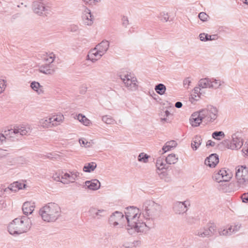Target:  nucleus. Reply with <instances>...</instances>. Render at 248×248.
I'll return each mask as SVG.
<instances>
[{"label":"nucleus","mask_w":248,"mask_h":248,"mask_svg":"<svg viewBox=\"0 0 248 248\" xmlns=\"http://www.w3.org/2000/svg\"><path fill=\"white\" fill-rule=\"evenodd\" d=\"M70 30L72 32H76L78 30V27L77 25H72L70 26Z\"/></svg>","instance_id":"nucleus-60"},{"label":"nucleus","mask_w":248,"mask_h":248,"mask_svg":"<svg viewBox=\"0 0 248 248\" xmlns=\"http://www.w3.org/2000/svg\"><path fill=\"white\" fill-rule=\"evenodd\" d=\"M103 55L94 47L89 51L87 55V59L94 62L99 60Z\"/></svg>","instance_id":"nucleus-21"},{"label":"nucleus","mask_w":248,"mask_h":248,"mask_svg":"<svg viewBox=\"0 0 248 248\" xmlns=\"http://www.w3.org/2000/svg\"><path fill=\"white\" fill-rule=\"evenodd\" d=\"M31 220L27 216L16 218L9 225V233L12 235H18L27 232L31 228Z\"/></svg>","instance_id":"nucleus-4"},{"label":"nucleus","mask_w":248,"mask_h":248,"mask_svg":"<svg viewBox=\"0 0 248 248\" xmlns=\"http://www.w3.org/2000/svg\"><path fill=\"white\" fill-rule=\"evenodd\" d=\"M202 116H203L204 120L208 123H212L217 120L219 116V110L215 106L208 105L205 108L201 110Z\"/></svg>","instance_id":"nucleus-5"},{"label":"nucleus","mask_w":248,"mask_h":248,"mask_svg":"<svg viewBox=\"0 0 248 248\" xmlns=\"http://www.w3.org/2000/svg\"><path fill=\"white\" fill-rule=\"evenodd\" d=\"M77 119L85 125H88L90 123V121L81 114H79L77 116Z\"/></svg>","instance_id":"nucleus-38"},{"label":"nucleus","mask_w":248,"mask_h":248,"mask_svg":"<svg viewBox=\"0 0 248 248\" xmlns=\"http://www.w3.org/2000/svg\"><path fill=\"white\" fill-rule=\"evenodd\" d=\"M42 58L45 62L48 63L47 64H51L55 59V55L53 53L49 54L46 53L44 54V56Z\"/></svg>","instance_id":"nucleus-33"},{"label":"nucleus","mask_w":248,"mask_h":248,"mask_svg":"<svg viewBox=\"0 0 248 248\" xmlns=\"http://www.w3.org/2000/svg\"><path fill=\"white\" fill-rule=\"evenodd\" d=\"M79 177V173L76 170L62 173L59 176L57 173L53 175V178L58 182H61L64 184H69L75 182L78 177Z\"/></svg>","instance_id":"nucleus-7"},{"label":"nucleus","mask_w":248,"mask_h":248,"mask_svg":"<svg viewBox=\"0 0 248 248\" xmlns=\"http://www.w3.org/2000/svg\"><path fill=\"white\" fill-rule=\"evenodd\" d=\"M122 21L123 26H124L125 27H126L129 23L128 18L127 17L124 16L122 18Z\"/></svg>","instance_id":"nucleus-58"},{"label":"nucleus","mask_w":248,"mask_h":248,"mask_svg":"<svg viewBox=\"0 0 248 248\" xmlns=\"http://www.w3.org/2000/svg\"><path fill=\"white\" fill-rule=\"evenodd\" d=\"M162 206L152 200H147L143 204L142 217L147 228V231L154 227L155 222L161 214Z\"/></svg>","instance_id":"nucleus-2"},{"label":"nucleus","mask_w":248,"mask_h":248,"mask_svg":"<svg viewBox=\"0 0 248 248\" xmlns=\"http://www.w3.org/2000/svg\"><path fill=\"white\" fill-rule=\"evenodd\" d=\"M201 110L199 111L193 113L190 119L191 125L193 127H197L200 125L202 120H204L203 116H202Z\"/></svg>","instance_id":"nucleus-17"},{"label":"nucleus","mask_w":248,"mask_h":248,"mask_svg":"<svg viewBox=\"0 0 248 248\" xmlns=\"http://www.w3.org/2000/svg\"><path fill=\"white\" fill-rule=\"evenodd\" d=\"M17 187V182H16L11 184L10 186L8 187V189L12 191L16 192L19 190V188H18Z\"/></svg>","instance_id":"nucleus-48"},{"label":"nucleus","mask_w":248,"mask_h":248,"mask_svg":"<svg viewBox=\"0 0 248 248\" xmlns=\"http://www.w3.org/2000/svg\"><path fill=\"white\" fill-rule=\"evenodd\" d=\"M241 199L243 202L248 203V193L243 194Z\"/></svg>","instance_id":"nucleus-57"},{"label":"nucleus","mask_w":248,"mask_h":248,"mask_svg":"<svg viewBox=\"0 0 248 248\" xmlns=\"http://www.w3.org/2000/svg\"><path fill=\"white\" fill-rule=\"evenodd\" d=\"M85 4L89 5L95 4L96 2H99L100 0H82Z\"/></svg>","instance_id":"nucleus-52"},{"label":"nucleus","mask_w":248,"mask_h":248,"mask_svg":"<svg viewBox=\"0 0 248 248\" xmlns=\"http://www.w3.org/2000/svg\"><path fill=\"white\" fill-rule=\"evenodd\" d=\"M215 145V142H214L211 140H208V141L207 142V143H206L207 146H214Z\"/></svg>","instance_id":"nucleus-62"},{"label":"nucleus","mask_w":248,"mask_h":248,"mask_svg":"<svg viewBox=\"0 0 248 248\" xmlns=\"http://www.w3.org/2000/svg\"><path fill=\"white\" fill-rule=\"evenodd\" d=\"M178 159V157H176L175 154H171L166 157L165 161L168 164L171 165L176 163L177 162Z\"/></svg>","instance_id":"nucleus-34"},{"label":"nucleus","mask_w":248,"mask_h":248,"mask_svg":"<svg viewBox=\"0 0 248 248\" xmlns=\"http://www.w3.org/2000/svg\"><path fill=\"white\" fill-rule=\"evenodd\" d=\"M97 164L95 162H91L86 164L83 168V170L86 172L93 171L96 168Z\"/></svg>","instance_id":"nucleus-31"},{"label":"nucleus","mask_w":248,"mask_h":248,"mask_svg":"<svg viewBox=\"0 0 248 248\" xmlns=\"http://www.w3.org/2000/svg\"><path fill=\"white\" fill-rule=\"evenodd\" d=\"M224 142L228 143V141L224 140ZM243 144V139L239 138L236 134L232 135V140L231 142L227 143V148L231 150H238L240 149Z\"/></svg>","instance_id":"nucleus-15"},{"label":"nucleus","mask_w":248,"mask_h":248,"mask_svg":"<svg viewBox=\"0 0 248 248\" xmlns=\"http://www.w3.org/2000/svg\"><path fill=\"white\" fill-rule=\"evenodd\" d=\"M51 125L53 126H56L62 124L64 120V116L62 114L55 115L51 117Z\"/></svg>","instance_id":"nucleus-25"},{"label":"nucleus","mask_w":248,"mask_h":248,"mask_svg":"<svg viewBox=\"0 0 248 248\" xmlns=\"http://www.w3.org/2000/svg\"><path fill=\"white\" fill-rule=\"evenodd\" d=\"M155 90L158 94L163 95L165 93L166 87L163 84L159 83L155 86Z\"/></svg>","instance_id":"nucleus-35"},{"label":"nucleus","mask_w":248,"mask_h":248,"mask_svg":"<svg viewBox=\"0 0 248 248\" xmlns=\"http://www.w3.org/2000/svg\"><path fill=\"white\" fill-rule=\"evenodd\" d=\"M190 206L188 201L176 202L173 203L172 209L176 214H183L186 212L188 207Z\"/></svg>","instance_id":"nucleus-14"},{"label":"nucleus","mask_w":248,"mask_h":248,"mask_svg":"<svg viewBox=\"0 0 248 248\" xmlns=\"http://www.w3.org/2000/svg\"><path fill=\"white\" fill-rule=\"evenodd\" d=\"M62 210L60 205L55 202H49L39 210V215L46 222H54L61 216Z\"/></svg>","instance_id":"nucleus-3"},{"label":"nucleus","mask_w":248,"mask_h":248,"mask_svg":"<svg viewBox=\"0 0 248 248\" xmlns=\"http://www.w3.org/2000/svg\"><path fill=\"white\" fill-rule=\"evenodd\" d=\"M199 38L202 41H207V34L205 33H201L199 35Z\"/></svg>","instance_id":"nucleus-56"},{"label":"nucleus","mask_w":248,"mask_h":248,"mask_svg":"<svg viewBox=\"0 0 248 248\" xmlns=\"http://www.w3.org/2000/svg\"><path fill=\"white\" fill-rule=\"evenodd\" d=\"M6 87V81L3 79L0 80V93L4 92Z\"/></svg>","instance_id":"nucleus-49"},{"label":"nucleus","mask_w":248,"mask_h":248,"mask_svg":"<svg viewBox=\"0 0 248 248\" xmlns=\"http://www.w3.org/2000/svg\"><path fill=\"white\" fill-rule=\"evenodd\" d=\"M232 177V174L229 170L225 169H222L217 172L215 173L213 177V179L218 183L221 182H228Z\"/></svg>","instance_id":"nucleus-11"},{"label":"nucleus","mask_w":248,"mask_h":248,"mask_svg":"<svg viewBox=\"0 0 248 248\" xmlns=\"http://www.w3.org/2000/svg\"><path fill=\"white\" fill-rule=\"evenodd\" d=\"M224 83L223 81L215 78L210 79V89H217Z\"/></svg>","instance_id":"nucleus-29"},{"label":"nucleus","mask_w":248,"mask_h":248,"mask_svg":"<svg viewBox=\"0 0 248 248\" xmlns=\"http://www.w3.org/2000/svg\"><path fill=\"white\" fill-rule=\"evenodd\" d=\"M177 143L174 140H170L167 142L162 148V150L164 153L171 150V148L175 147Z\"/></svg>","instance_id":"nucleus-32"},{"label":"nucleus","mask_w":248,"mask_h":248,"mask_svg":"<svg viewBox=\"0 0 248 248\" xmlns=\"http://www.w3.org/2000/svg\"><path fill=\"white\" fill-rule=\"evenodd\" d=\"M241 226V224L239 223L234 224L229 227V230H230L231 234H232V233L237 232L240 230Z\"/></svg>","instance_id":"nucleus-42"},{"label":"nucleus","mask_w":248,"mask_h":248,"mask_svg":"<svg viewBox=\"0 0 248 248\" xmlns=\"http://www.w3.org/2000/svg\"><path fill=\"white\" fill-rule=\"evenodd\" d=\"M167 163L166 162L165 160L160 157H158L156 162V167L159 170H162L163 169H167L168 168Z\"/></svg>","instance_id":"nucleus-27"},{"label":"nucleus","mask_w":248,"mask_h":248,"mask_svg":"<svg viewBox=\"0 0 248 248\" xmlns=\"http://www.w3.org/2000/svg\"><path fill=\"white\" fill-rule=\"evenodd\" d=\"M17 162V158H8L6 162L5 165L6 166H12L16 165Z\"/></svg>","instance_id":"nucleus-44"},{"label":"nucleus","mask_w":248,"mask_h":248,"mask_svg":"<svg viewBox=\"0 0 248 248\" xmlns=\"http://www.w3.org/2000/svg\"><path fill=\"white\" fill-rule=\"evenodd\" d=\"M32 8L33 12L39 16L46 15L49 11V7L43 0H37L33 2Z\"/></svg>","instance_id":"nucleus-10"},{"label":"nucleus","mask_w":248,"mask_h":248,"mask_svg":"<svg viewBox=\"0 0 248 248\" xmlns=\"http://www.w3.org/2000/svg\"><path fill=\"white\" fill-rule=\"evenodd\" d=\"M51 120V117L44 118L40 120L39 125L43 128L52 127Z\"/></svg>","instance_id":"nucleus-28"},{"label":"nucleus","mask_w":248,"mask_h":248,"mask_svg":"<svg viewBox=\"0 0 248 248\" xmlns=\"http://www.w3.org/2000/svg\"><path fill=\"white\" fill-rule=\"evenodd\" d=\"M198 17L199 19L203 22L208 21L209 18V16L204 12L200 13Z\"/></svg>","instance_id":"nucleus-45"},{"label":"nucleus","mask_w":248,"mask_h":248,"mask_svg":"<svg viewBox=\"0 0 248 248\" xmlns=\"http://www.w3.org/2000/svg\"><path fill=\"white\" fill-rule=\"evenodd\" d=\"M86 188L93 191L97 190L100 188L101 183L97 179H94L86 181L84 183Z\"/></svg>","instance_id":"nucleus-20"},{"label":"nucleus","mask_w":248,"mask_h":248,"mask_svg":"<svg viewBox=\"0 0 248 248\" xmlns=\"http://www.w3.org/2000/svg\"><path fill=\"white\" fill-rule=\"evenodd\" d=\"M41 85L38 82L33 81L32 82L31 84V87L32 88V89L37 92L38 94H41L43 93L42 90L39 89Z\"/></svg>","instance_id":"nucleus-39"},{"label":"nucleus","mask_w":248,"mask_h":248,"mask_svg":"<svg viewBox=\"0 0 248 248\" xmlns=\"http://www.w3.org/2000/svg\"><path fill=\"white\" fill-rule=\"evenodd\" d=\"M79 142L81 145L87 147L90 146V143L86 141L85 139H80Z\"/></svg>","instance_id":"nucleus-53"},{"label":"nucleus","mask_w":248,"mask_h":248,"mask_svg":"<svg viewBox=\"0 0 248 248\" xmlns=\"http://www.w3.org/2000/svg\"><path fill=\"white\" fill-rule=\"evenodd\" d=\"M125 87L130 91H136L138 89L137 78L131 73H126L120 76Z\"/></svg>","instance_id":"nucleus-9"},{"label":"nucleus","mask_w":248,"mask_h":248,"mask_svg":"<svg viewBox=\"0 0 248 248\" xmlns=\"http://www.w3.org/2000/svg\"><path fill=\"white\" fill-rule=\"evenodd\" d=\"M150 157V155L146 154L141 153L138 155V160L139 162L147 163L148 162V159Z\"/></svg>","instance_id":"nucleus-36"},{"label":"nucleus","mask_w":248,"mask_h":248,"mask_svg":"<svg viewBox=\"0 0 248 248\" xmlns=\"http://www.w3.org/2000/svg\"><path fill=\"white\" fill-rule=\"evenodd\" d=\"M218 37L217 34L208 35L207 34V41L216 40L218 39Z\"/></svg>","instance_id":"nucleus-51"},{"label":"nucleus","mask_w":248,"mask_h":248,"mask_svg":"<svg viewBox=\"0 0 248 248\" xmlns=\"http://www.w3.org/2000/svg\"><path fill=\"white\" fill-rule=\"evenodd\" d=\"M191 83V81L190 80L189 78H185L183 81V84L185 87L186 86H188Z\"/></svg>","instance_id":"nucleus-59"},{"label":"nucleus","mask_w":248,"mask_h":248,"mask_svg":"<svg viewBox=\"0 0 248 248\" xmlns=\"http://www.w3.org/2000/svg\"><path fill=\"white\" fill-rule=\"evenodd\" d=\"M218 232L220 235H224V236H228L231 235V232L230 230H229V228L227 229H220L218 231Z\"/></svg>","instance_id":"nucleus-47"},{"label":"nucleus","mask_w":248,"mask_h":248,"mask_svg":"<svg viewBox=\"0 0 248 248\" xmlns=\"http://www.w3.org/2000/svg\"><path fill=\"white\" fill-rule=\"evenodd\" d=\"M108 223L113 227L123 228L126 224V218L122 212L116 211L110 216Z\"/></svg>","instance_id":"nucleus-8"},{"label":"nucleus","mask_w":248,"mask_h":248,"mask_svg":"<svg viewBox=\"0 0 248 248\" xmlns=\"http://www.w3.org/2000/svg\"><path fill=\"white\" fill-rule=\"evenodd\" d=\"M159 175L161 179L164 180L166 182H170L171 181L170 177L166 172H162L159 174Z\"/></svg>","instance_id":"nucleus-43"},{"label":"nucleus","mask_w":248,"mask_h":248,"mask_svg":"<svg viewBox=\"0 0 248 248\" xmlns=\"http://www.w3.org/2000/svg\"><path fill=\"white\" fill-rule=\"evenodd\" d=\"M219 162L218 155L216 154H213L207 157L205 161L204 164L210 168L215 167Z\"/></svg>","instance_id":"nucleus-19"},{"label":"nucleus","mask_w":248,"mask_h":248,"mask_svg":"<svg viewBox=\"0 0 248 248\" xmlns=\"http://www.w3.org/2000/svg\"><path fill=\"white\" fill-rule=\"evenodd\" d=\"M202 93V88L200 86L195 87L194 89V93L197 94L199 98L200 97V95H201Z\"/></svg>","instance_id":"nucleus-50"},{"label":"nucleus","mask_w":248,"mask_h":248,"mask_svg":"<svg viewBox=\"0 0 248 248\" xmlns=\"http://www.w3.org/2000/svg\"><path fill=\"white\" fill-rule=\"evenodd\" d=\"M109 43L107 40H103L96 46L95 48L102 55H104L108 49Z\"/></svg>","instance_id":"nucleus-24"},{"label":"nucleus","mask_w":248,"mask_h":248,"mask_svg":"<svg viewBox=\"0 0 248 248\" xmlns=\"http://www.w3.org/2000/svg\"><path fill=\"white\" fill-rule=\"evenodd\" d=\"M202 139L201 136L197 135L193 139L191 146L193 150H197L202 143Z\"/></svg>","instance_id":"nucleus-26"},{"label":"nucleus","mask_w":248,"mask_h":248,"mask_svg":"<svg viewBox=\"0 0 248 248\" xmlns=\"http://www.w3.org/2000/svg\"><path fill=\"white\" fill-rule=\"evenodd\" d=\"M243 153L247 155H248V141L246 142L242 149Z\"/></svg>","instance_id":"nucleus-55"},{"label":"nucleus","mask_w":248,"mask_h":248,"mask_svg":"<svg viewBox=\"0 0 248 248\" xmlns=\"http://www.w3.org/2000/svg\"><path fill=\"white\" fill-rule=\"evenodd\" d=\"M102 120L105 123L108 124H113L115 123V120L109 115H105L102 118Z\"/></svg>","instance_id":"nucleus-37"},{"label":"nucleus","mask_w":248,"mask_h":248,"mask_svg":"<svg viewBox=\"0 0 248 248\" xmlns=\"http://www.w3.org/2000/svg\"><path fill=\"white\" fill-rule=\"evenodd\" d=\"M212 137L217 140H221L224 138L225 134L223 131H215L212 133Z\"/></svg>","instance_id":"nucleus-40"},{"label":"nucleus","mask_w":248,"mask_h":248,"mask_svg":"<svg viewBox=\"0 0 248 248\" xmlns=\"http://www.w3.org/2000/svg\"><path fill=\"white\" fill-rule=\"evenodd\" d=\"M82 20L83 23L88 26H91L93 24V17L91 15V10L86 8L82 14Z\"/></svg>","instance_id":"nucleus-18"},{"label":"nucleus","mask_w":248,"mask_h":248,"mask_svg":"<svg viewBox=\"0 0 248 248\" xmlns=\"http://www.w3.org/2000/svg\"><path fill=\"white\" fill-rule=\"evenodd\" d=\"M17 184H18V188H19V189H22L23 188H25V186H26V185L24 184H23V183H19L17 182Z\"/></svg>","instance_id":"nucleus-63"},{"label":"nucleus","mask_w":248,"mask_h":248,"mask_svg":"<svg viewBox=\"0 0 248 248\" xmlns=\"http://www.w3.org/2000/svg\"><path fill=\"white\" fill-rule=\"evenodd\" d=\"M198 86L202 89L210 88V79L204 78L201 79L198 82Z\"/></svg>","instance_id":"nucleus-30"},{"label":"nucleus","mask_w":248,"mask_h":248,"mask_svg":"<svg viewBox=\"0 0 248 248\" xmlns=\"http://www.w3.org/2000/svg\"><path fill=\"white\" fill-rule=\"evenodd\" d=\"M90 216L94 219H101L107 216V211L103 209H98L95 207H92L89 210Z\"/></svg>","instance_id":"nucleus-16"},{"label":"nucleus","mask_w":248,"mask_h":248,"mask_svg":"<svg viewBox=\"0 0 248 248\" xmlns=\"http://www.w3.org/2000/svg\"><path fill=\"white\" fill-rule=\"evenodd\" d=\"M8 155L7 150L0 148V159L5 157Z\"/></svg>","instance_id":"nucleus-54"},{"label":"nucleus","mask_w":248,"mask_h":248,"mask_svg":"<svg viewBox=\"0 0 248 248\" xmlns=\"http://www.w3.org/2000/svg\"><path fill=\"white\" fill-rule=\"evenodd\" d=\"M164 117L161 118V121L164 123L165 122L170 123V121L168 117L170 115V113L168 110H166L164 112Z\"/></svg>","instance_id":"nucleus-46"},{"label":"nucleus","mask_w":248,"mask_h":248,"mask_svg":"<svg viewBox=\"0 0 248 248\" xmlns=\"http://www.w3.org/2000/svg\"><path fill=\"white\" fill-rule=\"evenodd\" d=\"M216 228L215 225L210 224L197 230L195 234L200 237H208L215 234L216 230Z\"/></svg>","instance_id":"nucleus-12"},{"label":"nucleus","mask_w":248,"mask_h":248,"mask_svg":"<svg viewBox=\"0 0 248 248\" xmlns=\"http://www.w3.org/2000/svg\"><path fill=\"white\" fill-rule=\"evenodd\" d=\"M38 71L46 75H52L55 72V68L52 64H45L39 66Z\"/></svg>","instance_id":"nucleus-22"},{"label":"nucleus","mask_w":248,"mask_h":248,"mask_svg":"<svg viewBox=\"0 0 248 248\" xmlns=\"http://www.w3.org/2000/svg\"><path fill=\"white\" fill-rule=\"evenodd\" d=\"M6 138L4 135L1 133H0V145L2 144L3 142L5 140Z\"/></svg>","instance_id":"nucleus-61"},{"label":"nucleus","mask_w":248,"mask_h":248,"mask_svg":"<svg viewBox=\"0 0 248 248\" xmlns=\"http://www.w3.org/2000/svg\"><path fill=\"white\" fill-rule=\"evenodd\" d=\"M126 222L127 224V229H134L138 233H146L147 228L144 223L142 217V212L137 207L130 206L127 207L125 211Z\"/></svg>","instance_id":"nucleus-1"},{"label":"nucleus","mask_w":248,"mask_h":248,"mask_svg":"<svg viewBox=\"0 0 248 248\" xmlns=\"http://www.w3.org/2000/svg\"><path fill=\"white\" fill-rule=\"evenodd\" d=\"M35 205L34 202H26L22 205V211L23 214L27 216L31 214L34 210Z\"/></svg>","instance_id":"nucleus-23"},{"label":"nucleus","mask_w":248,"mask_h":248,"mask_svg":"<svg viewBox=\"0 0 248 248\" xmlns=\"http://www.w3.org/2000/svg\"><path fill=\"white\" fill-rule=\"evenodd\" d=\"M169 15L168 13L166 12H162L160 13L159 18L163 22H167L169 19Z\"/></svg>","instance_id":"nucleus-41"},{"label":"nucleus","mask_w":248,"mask_h":248,"mask_svg":"<svg viewBox=\"0 0 248 248\" xmlns=\"http://www.w3.org/2000/svg\"><path fill=\"white\" fill-rule=\"evenodd\" d=\"M182 106L183 104L181 102H177L175 104V107L178 108H182Z\"/></svg>","instance_id":"nucleus-64"},{"label":"nucleus","mask_w":248,"mask_h":248,"mask_svg":"<svg viewBox=\"0 0 248 248\" xmlns=\"http://www.w3.org/2000/svg\"><path fill=\"white\" fill-rule=\"evenodd\" d=\"M235 177L239 188L244 187L248 184V169L243 166L236 168Z\"/></svg>","instance_id":"nucleus-6"},{"label":"nucleus","mask_w":248,"mask_h":248,"mask_svg":"<svg viewBox=\"0 0 248 248\" xmlns=\"http://www.w3.org/2000/svg\"><path fill=\"white\" fill-rule=\"evenodd\" d=\"M5 132L8 133L6 134V135L14 134L16 136L18 135L24 136L30 134L31 132V128L29 126L20 125L15 126L13 129H9Z\"/></svg>","instance_id":"nucleus-13"}]
</instances>
